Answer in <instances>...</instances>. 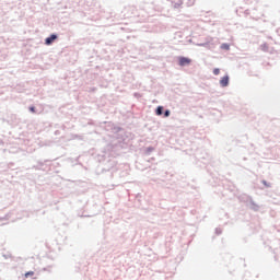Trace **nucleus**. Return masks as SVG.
I'll return each instance as SVG.
<instances>
[{
    "instance_id": "20e7f679",
    "label": "nucleus",
    "mask_w": 280,
    "mask_h": 280,
    "mask_svg": "<svg viewBox=\"0 0 280 280\" xmlns=\"http://www.w3.org/2000/svg\"><path fill=\"white\" fill-rule=\"evenodd\" d=\"M221 49H224L225 51H229V49H231V46L229 44H222Z\"/></svg>"
},
{
    "instance_id": "f03ea898",
    "label": "nucleus",
    "mask_w": 280,
    "mask_h": 280,
    "mask_svg": "<svg viewBox=\"0 0 280 280\" xmlns=\"http://www.w3.org/2000/svg\"><path fill=\"white\" fill-rule=\"evenodd\" d=\"M220 84H221V86H229V75L223 77L220 80Z\"/></svg>"
},
{
    "instance_id": "423d86ee",
    "label": "nucleus",
    "mask_w": 280,
    "mask_h": 280,
    "mask_svg": "<svg viewBox=\"0 0 280 280\" xmlns=\"http://www.w3.org/2000/svg\"><path fill=\"white\" fill-rule=\"evenodd\" d=\"M25 279H28V277H34V271H28L24 275Z\"/></svg>"
},
{
    "instance_id": "1a4fd4ad",
    "label": "nucleus",
    "mask_w": 280,
    "mask_h": 280,
    "mask_svg": "<svg viewBox=\"0 0 280 280\" xmlns=\"http://www.w3.org/2000/svg\"><path fill=\"white\" fill-rule=\"evenodd\" d=\"M31 113H36V109L34 107L30 108Z\"/></svg>"
},
{
    "instance_id": "39448f33",
    "label": "nucleus",
    "mask_w": 280,
    "mask_h": 280,
    "mask_svg": "<svg viewBox=\"0 0 280 280\" xmlns=\"http://www.w3.org/2000/svg\"><path fill=\"white\" fill-rule=\"evenodd\" d=\"M156 115H163V106L156 108Z\"/></svg>"
},
{
    "instance_id": "f257e3e1",
    "label": "nucleus",
    "mask_w": 280,
    "mask_h": 280,
    "mask_svg": "<svg viewBox=\"0 0 280 280\" xmlns=\"http://www.w3.org/2000/svg\"><path fill=\"white\" fill-rule=\"evenodd\" d=\"M179 67H186L187 65H191V59L187 57L178 58Z\"/></svg>"
},
{
    "instance_id": "6e6552de",
    "label": "nucleus",
    "mask_w": 280,
    "mask_h": 280,
    "mask_svg": "<svg viewBox=\"0 0 280 280\" xmlns=\"http://www.w3.org/2000/svg\"><path fill=\"white\" fill-rule=\"evenodd\" d=\"M170 115V110L167 109L165 113H164V117H167Z\"/></svg>"
},
{
    "instance_id": "7ed1b4c3",
    "label": "nucleus",
    "mask_w": 280,
    "mask_h": 280,
    "mask_svg": "<svg viewBox=\"0 0 280 280\" xmlns=\"http://www.w3.org/2000/svg\"><path fill=\"white\" fill-rule=\"evenodd\" d=\"M56 38H58V36H56V35H51L50 37H47L45 39L46 45H51V43H54V40H56Z\"/></svg>"
},
{
    "instance_id": "0eeeda50",
    "label": "nucleus",
    "mask_w": 280,
    "mask_h": 280,
    "mask_svg": "<svg viewBox=\"0 0 280 280\" xmlns=\"http://www.w3.org/2000/svg\"><path fill=\"white\" fill-rule=\"evenodd\" d=\"M213 74H214V75H220V69H219V68H215V69L213 70Z\"/></svg>"
}]
</instances>
